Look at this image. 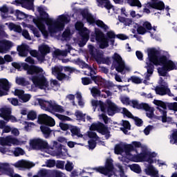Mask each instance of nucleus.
Returning a JSON list of instances; mask_svg holds the SVG:
<instances>
[{
	"label": "nucleus",
	"mask_w": 177,
	"mask_h": 177,
	"mask_svg": "<svg viewBox=\"0 0 177 177\" xmlns=\"http://www.w3.org/2000/svg\"><path fill=\"white\" fill-rule=\"evenodd\" d=\"M127 3L130 6H136L137 8H142V3L139 0H127Z\"/></svg>",
	"instance_id": "a18cd8bd"
},
{
	"label": "nucleus",
	"mask_w": 177,
	"mask_h": 177,
	"mask_svg": "<svg viewBox=\"0 0 177 177\" xmlns=\"http://www.w3.org/2000/svg\"><path fill=\"white\" fill-rule=\"evenodd\" d=\"M125 153L127 160L134 162H154L151 158L157 156L154 152H149L147 146L138 141H133L131 144L126 145Z\"/></svg>",
	"instance_id": "7ed1b4c3"
},
{
	"label": "nucleus",
	"mask_w": 177,
	"mask_h": 177,
	"mask_svg": "<svg viewBox=\"0 0 177 177\" xmlns=\"http://www.w3.org/2000/svg\"><path fill=\"white\" fill-rule=\"evenodd\" d=\"M65 169L70 172L74 169V165L73 164V162L68 161L65 165Z\"/></svg>",
	"instance_id": "0e129e2a"
},
{
	"label": "nucleus",
	"mask_w": 177,
	"mask_h": 177,
	"mask_svg": "<svg viewBox=\"0 0 177 177\" xmlns=\"http://www.w3.org/2000/svg\"><path fill=\"white\" fill-rule=\"evenodd\" d=\"M93 131H97V132L102 133V135H104L106 139L110 138V131H109V129L104 127L103 123H93L90 127V131L87 132L88 138H91L92 139H99V137H97Z\"/></svg>",
	"instance_id": "6e6552de"
},
{
	"label": "nucleus",
	"mask_w": 177,
	"mask_h": 177,
	"mask_svg": "<svg viewBox=\"0 0 177 177\" xmlns=\"http://www.w3.org/2000/svg\"><path fill=\"white\" fill-rule=\"evenodd\" d=\"M28 28H30L31 31H32L35 37H37V38H39V37H41V33L39 32V30H37V28H35L33 26H28Z\"/></svg>",
	"instance_id": "864d4df0"
},
{
	"label": "nucleus",
	"mask_w": 177,
	"mask_h": 177,
	"mask_svg": "<svg viewBox=\"0 0 177 177\" xmlns=\"http://www.w3.org/2000/svg\"><path fill=\"white\" fill-rule=\"evenodd\" d=\"M169 110H173L174 111H177V102L169 103L167 105Z\"/></svg>",
	"instance_id": "680f3d73"
},
{
	"label": "nucleus",
	"mask_w": 177,
	"mask_h": 177,
	"mask_svg": "<svg viewBox=\"0 0 177 177\" xmlns=\"http://www.w3.org/2000/svg\"><path fill=\"white\" fill-rule=\"evenodd\" d=\"M56 165V162L53 160H48L46 162V167L48 168H53Z\"/></svg>",
	"instance_id": "e2e57ef3"
},
{
	"label": "nucleus",
	"mask_w": 177,
	"mask_h": 177,
	"mask_svg": "<svg viewBox=\"0 0 177 177\" xmlns=\"http://www.w3.org/2000/svg\"><path fill=\"white\" fill-rule=\"evenodd\" d=\"M153 3H147L144 8L145 13H150V9H157L158 10H162L165 5L162 1L159 0H151Z\"/></svg>",
	"instance_id": "f3484780"
},
{
	"label": "nucleus",
	"mask_w": 177,
	"mask_h": 177,
	"mask_svg": "<svg viewBox=\"0 0 177 177\" xmlns=\"http://www.w3.org/2000/svg\"><path fill=\"white\" fill-rule=\"evenodd\" d=\"M66 48H68V51L67 50H55L53 53L54 57H57L59 59L60 56L66 57L67 56V53L71 50V46L70 45H66Z\"/></svg>",
	"instance_id": "c85d7f7f"
},
{
	"label": "nucleus",
	"mask_w": 177,
	"mask_h": 177,
	"mask_svg": "<svg viewBox=\"0 0 177 177\" xmlns=\"http://www.w3.org/2000/svg\"><path fill=\"white\" fill-rule=\"evenodd\" d=\"M88 50L91 55H93V57H95L97 63H106V64H109L110 63V58L105 59L103 58V55H100V57L99 55H96V52H97V50H96V48H95L93 46L88 45Z\"/></svg>",
	"instance_id": "aec40b11"
},
{
	"label": "nucleus",
	"mask_w": 177,
	"mask_h": 177,
	"mask_svg": "<svg viewBox=\"0 0 177 177\" xmlns=\"http://www.w3.org/2000/svg\"><path fill=\"white\" fill-rule=\"evenodd\" d=\"M53 147L48 145V142L41 138H33L30 140L29 145L32 149L36 150H45L46 153L51 156H56L62 158L64 154L62 151V144L58 143L57 141H53Z\"/></svg>",
	"instance_id": "20e7f679"
},
{
	"label": "nucleus",
	"mask_w": 177,
	"mask_h": 177,
	"mask_svg": "<svg viewBox=\"0 0 177 177\" xmlns=\"http://www.w3.org/2000/svg\"><path fill=\"white\" fill-rule=\"evenodd\" d=\"M91 93L93 97H97L98 96H102L100 95L101 92L100 90L97 89L96 87H93L90 88Z\"/></svg>",
	"instance_id": "de8ad7c7"
},
{
	"label": "nucleus",
	"mask_w": 177,
	"mask_h": 177,
	"mask_svg": "<svg viewBox=\"0 0 177 177\" xmlns=\"http://www.w3.org/2000/svg\"><path fill=\"white\" fill-rule=\"evenodd\" d=\"M120 100L123 104H126L127 106H130L131 104V101L129 100V97L127 96H122Z\"/></svg>",
	"instance_id": "13d9d810"
},
{
	"label": "nucleus",
	"mask_w": 177,
	"mask_h": 177,
	"mask_svg": "<svg viewBox=\"0 0 177 177\" xmlns=\"http://www.w3.org/2000/svg\"><path fill=\"white\" fill-rule=\"evenodd\" d=\"M75 27L82 37L81 40L79 41V45L80 46H84L89 39V30L84 27V24L80 21L75 24Z\"/></svg>",
	"instance_id": "9d476101"
},
{
	"label": "nucleus",
	"mask_w": 177,
	"mask_h": 177,
	"mask_svg": "<svg viewBox=\"0 0 177 177\" xmlns=\"http://www.w3.org/2000/svg\"><path fill=\"white\" fill-rule=\"evenodd\" d=\"M71 136H77V138H82V134L81 133V129L77 127H72L71 128Z\"/></svg>",
	"instance_id": "72a5a7b5"
},
{
	"label": "nucleus",
	"mask_w": 177,
	"mask_h": 177,
	"mask_svg": "<svg viewBox=\"0 0 177 177\" xmlns=\"http://www.w3.org/2000/svg\"><path fill=\"white\" fill-rule=\"evenodd\" d=\"M170 143L177 145V131H174L171 137Z\"/></svg>",
	"instance_id": "4d7b16f0"
},
{
	"label": "nucleus",
	"mask_w": 177,
	"mask_h": 177,
	"mask_svg": "<svg viewBox=\"0 0 177 177\" xmlns=\"http://www.w3.org/2000/svg\"><path fill=\"white\" fill-rule=\"evenodd\" d=\"M0 12L2 19H6L8 17V13H9V8L6 5H3L0 7Z\"/></svg>",
	"instance_id": "4c0bfd02"
},
{
	"label": "nucleus",
	"mask_w": 177,
	"mask_h": 177,
	"mask_svg": "<svg viewBox=\"0 0 177 177\" xmlns=\"http://www.w3.org/2000/svg\"><path fill=\"white\" fill-rule=\"evenodd\" d=\"M81 15L83 16L84 19H86V21L88 23H90V24H93V23H95L98 27L103 28V30H109V26L104 24L103 21L100 20H97L95 21V19H93V17H92V15L88 12V10H82Z\"/></svg>",
	"instance_id": "2eb2a0df"
},
{
	"label": "nucleus",
	"mask_w": 177,
	"mask_h": 177,
	"mask_svg": "<svg viewBox=\"0 0 177 177\" xmlns=\"http://www.w3.org/2000/svg\"><path fill=\"white\" fill-rule=\"evenodd\" d=\"M115 154H122L124 153L123 147L122 145H117L115 147Z\"/></svg>",
	"instance_id": "bf43d9fd"
},
{
	"label": "nucleus",
	"mask_w": 177,
	"mask_h": 177,
	"mask_svg": "<svg viewBox=\"0 0 177 177\" xmlns=\"http://www.w3.org/2000/svg\"><path fill=\"white\" fill-rule=\"evenodd\" d=\"M97 6H100V8H106L108 10H113V6L109 0H97Z\"/></svg>",
	"instance_id": "c756f323"
},
{
	"label": "nucleus",
	"mask_w": 177,
	"mask_h": 177,
	"mask_svg": "<svg viewBox=\"0 0 177 177\" xmlns=\"http://www.w3.org/2000/svg\"><path fill=\"white\" fill-rule=\"evenodd\" d=\"M137 31L138 34H141L142 35L147 32V30L143 26H138L137 28Z\"/></svg>",
	"instance_id": "774afa93"
},
{
	"label": "nucleus",
	"mask_w": 177,
	"mask_h": 177,
	"mask_svg": "<svg viewBox=\"0 0 177 177\" xmlns=\"http://www.w3.org/2000/svg\"><path fill=\"white\" fill-rule=\"evenodd\" d=\"M142 109L147 111V116H148L149 118H153V117H154V109L149 104H145Z\"/></svg>",
	"instance_id": "473e14b6"
},
{
	"label": "nucleus",
	"mask_w": 177,
	"mask_h": 177,
	"mask_svg": "<svg viewBox=\"0 0 177 177\" xmlns=\"http://www.w3.org/2000/svg\"><path fill=\"white\" fill-rule=\"evenodd\" d=\"M148 59H147V73H145V80H149L153 75L155 66H161V68H158L159 75L165 77L167 71H172V70H177V62H175L169 59V55H162L158 58L160 51L155 48H149L147 50Z\"/></svg>",
	"instance_id": "f257e3e1"
},
{
	"label": "nucleus",
	"mask_w": 177,
	"mask_h": 177,
	"mask_svg": "<svg viewBox=\"0 0 177 177\" xmlns=\"http://www.w3.org/2000/svg\"><path fill=\"white\" fill-rule=\"evenodd\" d=\"M122 125L123 127L120 128V130L127 135V133H128V131L131 129V124H129V122L127 120H123Z\"/></svg>",
	"instance_id": "a19ab883"
},
{
	"label": "nucleus",
	"mask_w": 177,
	"mask_h": 177,
	"mask_svg": "<svg viewBox=\"0 0 177 177\" xmlns=\"http://www.w3.org/2000/svg\"><path fill=\"white\" fill-rule=\"evenodd\" d=\"M156 156H153L152 158H151V160H152V161H153V162H148L149 164H157L159 167H162V165H165V162L158 160V159H156Z\"/></svg>",
	"instance_id": "09e8293b"
},
{
	"label": "nucleus",
	"mask_w": 177,
	"mask_h": 177,
	"mask_svg": "<svg viewBox=\"0 0 177 177\" xmlns=\"http://www.w3.org/2000/svg\"><path fill=\"white\" fill-rule=\"evenodd\" d=\"M145 104V103L139 104V102L137 100H131L130 102V106H132L134 109H138L139 110L143 109Z\"/></svg>",
	"instance_id": "ea45409f"
},
{
	"label": "nucleus",
	"mask_w": 177,
	"mask_h": 177,
	"mask_svg": "<svg viewBox=\"0 0 177 177\" xmlns=\"http://www.w3.org/2000/svg\"><path fill=\"white\" fill-rule=\"evenodd\" d=\"M39 124H44L45 125H49V127H55L56 122L55 120L46 114H41L38 118Z\"/></svg>",
	"instance_id": "5701e85b"
},
{
	"label": "nucleus",
	"mask_w": 177,
	"mask_h": 177,
	"mask_svg": "<svg viewBox=\"0 0 177 177\" xmlns=\"http://www.w3.org/2000/svg\"><path fill=\"white\" fill-rule=\"evenodd\" d=\"M11 114L12 109L8 106L0 109V117L1 118H3L7 122H9V121H11V122H17V118Z\"/></svg>",
	"instance_id": "dca6fc26"
},
{
	"label": "nucleus",
	"mask_w": 177,
	"mask_h": 177,
	"mask_svg": "<svg viewBox=\"0 0 177 177\" xmlns=\"http://www.w3.org/2000/svg\"><path fill=\"white\" fill-rule=\"evenodd\" d=\"M107 37L110 39L111 45L114 46V39H115V33L113 31H109L106 33Z\"/></svg>",
	"instance_id": "3c124183"
},
{
	"label": "nucleus",
	"mask_w": 177,
	"mask_h": 177,
	"mask_svg": "<svg viewBox=\"0 0 177 177\" xmlns=\"http://www.w3.org/2000/svg\"><path fill=\"white\" fill-rule=\"evenodd\" d=\"M118 110L123 115H126V117H128L129 118H133L135 124L138 127H140V125L143 124V121L141 119H139V118L137 117H133L132 113L126 108H119Z\"/></svg>",
	"instance_id": "b1692460"
},
{
	"label": "nucleus",
	"mask_w": 177,
	"mask_h": 177,
	"mask_svg": "<svg viewBox=\"0 0 177 177\" xmlns=\"http://www.w3.org/2000/svg\"><path fill=\"white\" fill-rule=\"evenodd\" d=\"M22 35L26 38V39H28V41H31V36H30V33H28V30H24L22 31Z\"/></svg>",
	"instance_id": "69168bd1"
},
{
	"label": "nucleus",
	"mask_w": 177,
	"mask_h": 177,
	"mask_svg": "<svg viewBox=\"0 0 177 177\" xmlns=\"http://www.w3.org/2000/svg\"><path fill=\"white\" fill-rule=\"evenodd\" d=\"M10 86H12V84L8 79H0V97L6 96L8 92H9V89H10Z\"/></svg>",
	"instance_id": "6ab92c4d"
},
{
	"label": "nucleus",
	"mask_w": 177,
	"mask_h": 177,
	"mask_svg": "<svg viewBox=\"0 0 177 177\" xmlns=\"http://www.w3.org/2000/svg\"><path fill=\"white\" fill-rule=\"evenodd\" d=\"M112 59L114 60L113 66H114L118 73H121V74H124L125 73L131 71V67L125 64V62L122 60V57H121L120 54L115 53L112 57Z\"/></svg>",
	"instance_id": "1a4fd4ad"
},
{
	"label": "nucleus",
	"mask_w": 177,
	"mask_h": 177,
	"mask_svg": "<svg viewBox=\"0 0 177 177\" xmlns=\"http://www.w3.org/2000/svg\"><path fill=\"white\" fill-rule=\"evenodd\" d=\"M75 115L79 121H84L85 122V114L82 113V112L80 111H76L75 113Z\"/></svg>",
	"instance_id": "8fccbe9b"
},
{
	"label": "nucleus",
	"mask_w": 177,
	"mask_h": 177,
	"mask_svg": "<svg viewBox=\"0 0 177 177\" xmlns=\"http://www.w3.org/2000/svg\"><path fill=\"white\" fill-rule=\"evenodd\" d=\"M28 118L32 121L35 120L37 118V113H35V111H30L28 113Z\"/></svg>",
	"instance_id": "052dcab7"
},
{
	"label": "nucleus",
	"mask_w": 177,
	"mask_h": 177,
	"mask_svg": "<svg viewBox=\"0 0 177 177\" xmlns=\"http://www.w3.org/2000/svg\"><path fill=\"white\" fill-rule=\"evenodd\" d=\"M15 16L19 19V20H23V19H26L28 17V15H26L24 12L17 10L15 11Z\"/></svg>",
	"instance_id": "603ef678"
},
{
	"label": "nucleus",
	"mask_w": 177,
	"mask_h": 177,
	"mask_svg": "<svg viewBox=\"0 0 177 177\" xmlns=\"http://www.w3.org/2000/svg\"><path fill=\"white\" fill-rule=\"evenodd\" d=\"M13 93L15 96H18L19 99L23 102V103H27L30 99H31V95L24 93V91L21 89L16 88Z\"/></svg>",
	"instance_id": "a878e982"
},
{
	"label": "nucleus",
	"mask_w": 177,
	"mask_h": 177,
	"mask_svg": "<svg viewBox=\"0 0 177 177\" xmlns=\"http://www.w3.org/2000/svg\"><path fill=\"white\" fill-rule=\"evenodd\" d=\"M23 125L24 126L25 131H31V126L34 125V123H28L27 122H24Z\"/></svg>",
	"instance_id": "338daca9"
},
{
	"label": "nucleus",
	"mask_w": 177,
	"mask_h": 177,
	"mask_svg": "<svg viewBox=\"0 0 177 177\" xmlns=\"http://www.w3.org/2000/svg\"><path fill=\"white\" fill-rule=\"evenodd\" d=\"M128 167L131 171L136 172V174H140V172H142V169L138 164L129 165Z\"/></svg>",
	"instance_id": "37998d69"
},
{
	"label": "nucleus",
	"mask_w": 177,
	"mask_h": 177,
	"mask_svg": "<svg viewBox=\"0 0 177 177\" xmlns=\"http://www.w3.org/2000/svg\"><path fill=\"white\" fill-rule=\"evenodd\" d=\"M153 103L157 106L156 109L160 115L159 118L162 120V122H167V104H165V102L158 100H153Z\"/></svg>",
	"instance_id": "ddd939ff"
},
{
	"label": "nucleus",
	"mask_w": 177,
	"mask_h": 177,
	"mask_svg": "<svg viewBox=\"0 0 177 177\" xmlns=\"http://www.w3.org/2000/svg\"><path fill=\"white\" fill-rule=\"evenodd\" d=\"M13 42L3 39L0 41V53H8L13 48Z\"/></svg>",
	"instance_id": "393cba45"
},
{
	"label": "nucleus",
	"mask_w": 177,
	"mask_h": 177,
	"mask_svg": "<svg viewBox=\"0 0 177 177\" xmlns=\"http://www.w3.org/2000/svg\"><path fill=\"white\" fill-rule=\"evenodd\" d=\"M39 51L40 52L42 57H45L48 53L50 52V48L46 44H42L39 46Z\"/></svg>",
	"instance_id": "2f4dec72"
},
{
	"label": "nucleus",
	"mask_w": 177,
	"mask_h": 177,
	"mask_svg": "<svg viewBox=\"0 0 177 177\" xmlns=\"http://www.w3.org/2000/svg\"><path fill=\"white\" fill-rule=\"evenodd\" d=\"M45 17L33 19V22L41 31L44 38H48L49 34L53 35L56 32L63 31L66 24L70 23V16L67 15H61L55 20L48 19V14L44 13Z\"/></svg>",
	"instance_id": "f03ea898"
},
{
	"label": "nucleus",
	"mask_w": 177,
	"mask_h": 177,
	"mask_svg": "<svg viewBox=\"0 0 177 177\" xmlns=\"http://www.w3.org/2000/svg\"><path fill=\"white\" fill-rule=\"evenodd\" d=\"M12 165L15 167V168H19V169H30V168L35 167V164L29 160H21L12 164Z\"/></svg>",
	"instance_id": "4be33fe9"
},
{
	"label": "nucleus",
	"mask_w": 177,
	"mask_h": 177,
	"mask_svg": "<svg viewBox=\"0 0 177 177\" xmlns=\"http://www.w3.org/2000/svg\"><path fill=\"white\" fill-rule=\"evenodd\" d=\"M0 145L1 146H21L26 145V141L20 140L12 136L0 137Z\"/></svg>",
	"instance_id": "9b49d317"
},
{
	"label": "nucleus",
	"mask_w": 177,
	"mask_h": 177,
	"mask_svg": "<svg viewBox=\"0 0 177 177\" xmlns=\"http://www.w3.org/2000/svg\"><path fill=\"white\" fill-rule=\"evenodd\" d=\"M24 7L28 10L34 9V0H22Z\"/></svg>",
	"instance_id": "c9c22d12"
},
{
	"label": "nucleus",
	"mask_w": 177,
	"mask_h": 177,
	"mask_svg": "<svg viewBox=\"0 0 177 177\" xmlns=\"http://www.w3.org/2000/svg\"><path fill=\"white\" fill-rule=\"evenodd\" d=\"M91 104L95 107L94 111L96 110V107L99 106L101 111L102 113H107L108 115H114L115 113L118 111V108L114 102H111L110 100H107L106 104L102 101H97L93 100L91 101Z\"/></svg>",
	"instance_id": "423d86ee"
},
{
	"label": "nucleus",
	"mask_w": 177,
	"mask_h": 177,
	"mask_svg": "<svg viewBox=\"0 0 177 177\" xmlns=\"http://www.w3.org/2000/svg\"><path fill=\"white\" fill-rule=\"evenodd\" d=\"M17 50L19 56L26 57L28 55V46L26 44H22L21 46H18Z\"/></svg>",
	"instance_id": "cd10ccee"
},
{
	"label": "nucleus",
	"mask_w": 177,
	"mask_h": 177,
	"mask_svg": "<svg viewBox=\"0 0 177 177\" xmlns=\"http://www.w3.org/2000/svg\"><path fill=\"white\" fill-rule=\"evenodd\" d=\"M15 82L16 84H17L18 85H21V86H27L28 85H30V82L26 80V78L21 77H17Z\"/></svg>",
	"instance_id": "f704fd0d"
},
{
	"label": "nucleus",
	"mask_w": 177,
	"mask_h": 177,
	"mask_svg": "<svg viewBox=\"0 0 177 177\" xmlns=\"http://www.w3.org/2000/svg\"><path fill=\"white\" fill-rule=\"evenodd\" d=\"M40 129L46 139H48L49 136H50V133L52 131H50V129L46 126H41Z\"/></svg>",
	"instance_id": "e433bc0d"
},
{
	"label": "nucleus",
	"mask_w": 177,
	"mask_h": 177,
	"mask_svg": "<svg viewBox=\"0 0 177 177\" xmlns=\"http://www.w3.org/2000/svg\"><path fill=\"white\" fill-rule=\"evenodd\" d=\"M55 117L59 118V120H61V121H73V119H71L70 117L64 115H60L58 113L55 114Z\"/></svg>",
	"instance_id": "5fc2aeb1"
},
{
	"label": "nucleus",
	"mask_w": 177,
	"mask_h": 177,
	"mask_svg": "<svg viewBox=\"0 0 177 177\" xmlns=\"http://www.w3.org/2000/svg\"><path fill=\"white\" fill-rule=\"evenodd\" d=\"M145 172L146 175L151 177H160L158 176V170L153 165L148 166L145 169Z\"/></svg>",
	"instance_id": "bb28decb"
},
{
	"label": "nucleus",
	"mask_w": 177,
	"mask_h": 177,
	"mask_svg": "<svg viewBox=\"0 0 177 177\" xmlns=\"http://www.w3.org/2000/svg\"><path fill=\"white\" fill-rule=\"evenodd\" d=\"M62 71H63V66H56L52 68V74L55 75L59 81H63V80L68 81V80H70V77L62 73Z\"/></svg>",
	"instance_id": "a211bd4d"
},
{
	"label": "nucleus",
	"mask_w": 177,
	"mask_h": 177,
	"mask_svg": "<svg viewBox=\"0 0 177 177\" xmlns=\"http://www.w3.org/2000/svg\"><path fill=\"white\" fill-rule=\"evenodd\" d=\"M12 66L17 70H20L23 67L24 70H26L29 75H37L38 74L42 75L45 74V71L42 68L37 66H29L26 63L12 62Z\"/></svg>",
	"instance_id": "0eeeda50"
},
{
	"label": "nucleus",
	"mask_w": 177,
	"mask_h": 177,
	"mask_svg": "<svg viewBox=\"0 0 177 177\" xmlns=\"http://www.w3.org/2000/svg\"><path fill=\"white\" fill-rule=\"evenodd\" d=\"M51 113H64V108L61 105L57 104L55 102H54Z\"/></svg>",
	"instance_id": "58836bf2"
},
{
	"label": "nucleus",
	"mask_w": 177,
	"mask_h": 177,
	"mask_svg": "<svg viewBox=\"0 0 177 177\" xmlns=\"http://www.w3.org/2000/svg\"><path fill=\"white\" fill-rule=\"evenodd\" d=\"M95 36L91 38V42H95V40H96L101 49H104V48L109 46V41L106 39L103 32L100 30H95Z\"/></svg>",
	"instance_id": "4468645a"
},
{
	"label": "nucleus",
	"mask_w": 177,
	"mask_h": 177,
	"mask_svg": "<svg viewBox=\"0 0 177 177\" xmlns=\"http://www.w3.org/2000/svg\"><path fill=\"white\" fill-rule=\"evenodd\" d=\"M12 153L15 157H19V156H24L26 154V152L23 150V149L20 147L15 148Z\"/></svg>",
	"instance_id": "c03bdc74"
},
{
	"label": "nucleus",
	"mask_w": 177,
	"mask_h": 177,
	"mask_svg": "<svg viewBox=\"0 0 177 177\" xmlns=\"http://www.w3.org/2000/svg\"><path fill=\"white\" fill-rule=\"evenodd\" d=\"M44 74L43 75H36V76L32 77L30 80L36 86H38L40 89H44L45 92H48L50 89L58 91L59 88H60V83L56 80L51 79L49 86L48 80H46V78L44 77Z\"/></svg>",
	"instance_id": "39448f33"
},
{
	"label": "nucleus",
	"mask_w": 177,
	"mask_h": 177,
	"mask_svg": "<svg viewBox=\"0 0 177 177\" xmlns=\"http://www.w3.org/2000/svg\"><path fill=\"white\" fill-rule=\"evenodd\" d=\"M133 82V84H142V79L137 76H131L127 80V82Z\"/></svg>",
	"instance_id": "49530a36"
},
{
	"label": "nucleus",
	"mask_w": 177,
	"mask_h": 177,
	"mask_svg": "<svg viewBox=\"0 0 177 177\" xmlns=\"http://www.w3.org/2000/svg\"><path fill=\"white\" fill-rule=\"evenodd\" d=\"M37 102H38L39 104L41 106V108L46 111H50L52 113V110L53 109V106L55 104V101L53 100H45L43 99H37Z\"/></svg>",
	"instance_id": "412c9836"
},
{
	"label": "nucleus",
	"mask_w": 177,
	"mask_h": 177,
	"mask_svg": "<svg viewBox=\"0 0 177 177\" xmlns=\"http://www.w3.org/2000/svg\"><path fill=\"white\" fill-rule=\"evenodd\" d=\"M159 85L155 88V92L156 95L160 96H164L168 95L169 96H174V94L171 93V89L168 87V83L162 80V77H160L158 82Z\"/></svg>",
	"instance_id": "f8f14e48"
},
{
	"label": "nucleus",
	"mask_w": 177,
	"mask_h": 177,
	"mask_svg": "<svg viewBox=\"0 0 177 177\" xmlns=\"http://www.w3.org/2000/svg\"><path fill=\"white\" fill-rule=\"evenodd\" d=\"M71 35H73V32L70 31L69 29H66L62 34V41H68L71 38Z\"/></svg>",
	"instance_id": "79ce46f5"
},
{
	"label": "nucleus",
	"mask_w": 177,
	"mask_h": 177,
	"mask_svg": "<svg viewBox=\"0 0 177 177\" xmlns=\"http://www.w3.org/2000/svg\"><path fill=\"white\" fill-rule=\"evenodd\" d=\"M6 26H7L10 31H14L15 32H22L23 29L20 25L15 24L13 23H6Z\"/></svg>",
	"instance_id": "7c9ffc66"
},
{
	"label": "nucleus",
	"mask_w": 177,
	"mask_h": 177,
	"mask_svg": "<svg viewBox=\"0 0 177 177\" xmlns=\"http://www.w3.org/2000/svg\"><path fill=\"white\" fill-rule=\"evenodd\" d=\"M98 117L100 121H104V124H109L110 122V119L104 113L100 114Z\"/></svg>",
	"instance_id": "6e6d98bb"
}]
</instances>
